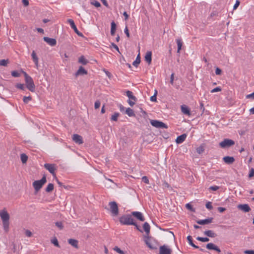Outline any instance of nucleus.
Returning <instances> with one entry per match:
<instances>
[{
  "mask_svg": "<svg viewBox=\"0 0 254 254\" xmlns=\"http://www.w3.org/2000/svg\"><path fill=\"white\" fill-rule=\"evenodd\" d=\"M126 92V95L129 99L127 101V103L130 106L132 107L135 104V102L137 101V98L133 95V93L131 91L127 90Z\"/></svg>",
  "mask_w": 254,
  "mask_h": 254,
  "instance_id": "nucleus-6",
  "label": "nucleus"
},
{
  "mask_svg": "<svg viewBox=\"0 0 254 254\" xmlns=\"http://www.w3.org/2000/svg\"><path fill=\"white\" fill-rule=\"evenodd\" d=\"M20 159L22 163H26L27 161L28 156L26 154L22 153L20 155Z\"/></svg>",
  "mask_w": 254,
  "mask_h": 254,
  "instance_id": "nucleus-33",
  "label": "nucleus"
},
{
  "mask_svg": "<svg viewBox=\"0 0 254 254\" xmlns=\"http://www.w3.org/2000/svg\"><path fill=\"white\" fill-rule=\"evenodd\" d=\"M54 190V185L52 183H50L47 186L46 191L48 192L52 191Z\"/></svg>",
  "mask_w": 254,
  "mask_h": 254,
  "instance_id": "nucleus-35",
  "label": "nucleus"
},
{
  "mask_svg": "<svg viewBox=\"0 0 254 254\" xmlns=\"http://www.w3.org/2000/svg\"><path fill=\"white\" fill-rule=\"evenodd\" d=\"M15 87L19 89L24 90H25V87L24 85L22 83H17L16 84Z\"/></svg>",
  "mask_w": 254,
  "mask_h": 254,
  "instance_id": "nucleus-40",
  "label": "nucleus"
},
{
  "mask_svg": "<svg viewBox=\"0 0 254 254\" xmlns=\"http://www.w3.org/2000/svg\"><path fill=\"white\" fill-rule=\"evenodd\" d=\"M144 231L145 232L146 235H149L150 233V227L147 222H145L143 225Z\"/></svg>",
  "mask_w": 254,
  "mask_h": 254,
  "instance_id": "nucleus-27",
  "label": "nucleus"
},
{
  "mask_svg": "<svg viewBox=\"0 0 254 254\" xmlns=\"http://www.w3.org/2000/svg\"><path fill=\"white\" fill-rule=\"evenodd\" d=\"M218 210L219 211V212L221 213V212H223L224 211H225L226 208L224 207H218Z\"/></svg>",
  "mask_w": 254,
  "mask_h": 254,
  "instance_id": "nucleus-64",
  "label": "nucleus"
},
{
  "mask_svg": "<svg viewBox=\"0 0 254 254\" xmlns=\"http://www.w3.org/2000/svg\"><path fill=\"white\" fill-rule=\"evenodd\" d=\"M25 82L27 88L31 92H34L35 85L32 77H30L27 79H25Z\"/></svg>",
  "mask_w": 254,
  "mask_h": 254,
  "instance_id": "nucleus-5",
  "label": "nucleus"
},
{
  "mask_svg": "<svg viewBox=\"0 0 254 254\" xmlns=\"http://www.w3.org/2000/svg\"><path fill=\"white\" fill-rule=\"evenodd\" d=\"M142 181L146 184H149V181L146 176H143L142 178Z\"/></svg>",
  "mask_w": 254,
  "mask_h": 254,
  "instance_id": "nucleus-46",
  "label": "nucleus"
},
{
  "mask_svg": "<svg viewBox=\"0 0 254 254\" xmlns=\"http://www.w3.org/2000/svg\"><path fill=\"white\" fill-rule=\"evenodd\" d=\"M223 161L227 164H231L235 161V158L232 156H225L223 158Z\"/></svg>",
  "mask_w": 254,
  "mask_h": 254,
  "instance_id": "nucleus-20",
  "label": "nucleus"
},
{
  "mask_svg": "<svg viewBox=\"0 0 254 254\" xmlns=\"http://www.w3.org/2000/svg\"><path fill=\"white\" fill-rule=\"evenodd\" d=\"M25 235L28 237H30L32 236V233L28 230L25 231Z\"/></svg>",
  "mask_w": 254,
  "mask_h": 254,
  "instance_id": "nucleus-56",
  "label": "nucleus"
},
{
  "mask_svg": "<svg viewBox=\"0 0 254 254\" xmlns=\"http://www.w3.org/2000/svg\"><path fill=\"white\" fill-rule=\"evenodd\" d=\"M32 97L30 96H24L23 98V101L25 104H27L29 101H31Z\"/></svg>",
  "mask_w": 254,
  "mask_h": 254,
  "instance_id": "nucleus-38",
  "label": "nucleus"
},
{
  "mask_svg": "<svg viewBox=\"0 0 254 254\" xmlns=\"http://www.w3.org/2000/svg\"><path fill=\"white\" fill-rule=\"evenodd\" d=\"M187 137V135L186 134H183L177 137L176 141L177 143L180 144L183 142Z\"/></svg>",
  "mask_w": 254,
  "mask_h": 254,
  "instance_id": "nucleus-24",
  "label": "nucleus"
},
{
  "mask_svg": "<svg viewBox=\"0 0 254 254\" xmlns=\"http://www.w3.org/2000/svg\"><path fill=\"white\" fill-rule=\"evenodd\" d=\"M124 32L126 34L127 36L129 38L130 36L129 33L127 28V27L126 26L124 29Z\"/></svg>",
  "mask_w": 254,
  "mask_h": 254,
  "instance_id": "nucleus-53",
  "label": "nucleus"
},
{
  "mask_svg": "<svg viewBox=\"0 0 254 254\" xmlns=\"http://www.w3.org/2000/svg\"><path fill=\"white\" fill-rule=\"evenodd\" d=\"M235 144V141L230 139H224L219 143V145L223 148H228Z\"/></svg>",
  "mask_w": 254,
  "mask_h": 254,
  "instance_id": "nucleus-8",
  "label": "nucleus"
},
{
  "mask_svg": "<svg viewBox=\"0 0 254 254\" xmlns=\"http://www.w3.org/2000/svg\"><path fill=\"white\" fill-rule=\"evenodd\" d=\"M238 208L245 212H248L251 210L250 206L247 204H239Z\"/></svg>",
  "mask_w": 254,
  "mask_h": 254,
  "instance_id": "nucleus-16",
  "label": "nucleus"
},
{
  "mask_svg": "<svg viewBox=\"0 0 254 254\" xmlns=\"http://www.w3.org/2000/svg\"><path fill=\"white\" fill-rule=\"evenodd\" d=\"M46 182V178L45 176H43L42 178L40 180L35 181L33 183V186L36 191H38L43 186Z\"/></svg>",
  "mask_w": 254,
  "mask_h": 254,
  "instance_id": "nucleus-3",
  "label": "nucleus"
},
{
  "mask_svg": "<svg viewBox=\"0 0 254 254\" xmlns=\"http://www.w3.org/2000/svg\"><path fill=\"white\" fill-rule=\"evenodd\" d=\"M196 151H197V153H198L199 154H200L203 152L204 148L202 146H199L196 149Z\"/></svg>",
  "mask_w": 254,
  "mask_h": 254,
  "instance_id": "nucleus-51",
  "label": "nucleus"
},
{
  "mask_svg": "<svg viewBox=\"0 0 254 254\" xmlns=\"http://www.w3.org/2000/svg\"><path fill=\"white\" fill-rule=\"evenodd\" d=\"M212 220L213 218H208L204 220H199L197 221V223L200 225H205L211 223Z\"/></svg>",
  "mask_w": 254,
  "mask_h": 254,
  "instance_id": "nucleus-19",
  "label": "nucleus"
},
{
  "mask_svg": "<svg viewBox=\"0 0 254 254\" xmlns=\"http://www.w3.org/2000/svg\"><path fill=\"white\" fill-rule=\"evenodd\" d=\"M140 63V57L139 54L137 55L135 60L133 62L132 64L137 67Z\"/></svg>",
  "mask_w": 254,
  "mask_h": 254,
  "instance_id": "nucleus-34",
  "label": "nucleus"
},
{
  "mask_svg": "<svg viewBox=\"0 0 254 254\" xmlns=\"http://www.w3.org/2000/svg\"><path fill=\"white\" fill-rule=\"evenodd\" d=\"M72 138L73 141L78 144H82L83 142L82 136L77 134H74Z\"/></svg>",
  "mask_w": 254,
  "mask_h": 254,
  "instance_id": "nucleus-13",
  "label": "nucleus"
},
{
  "mask_svg": "<svg viewBox=\"0 0 254 254\" xmlns=\"http://www.w3.org/2000/svg\"><path fill=\"white\" fill-rule=\"evenodd\" d=\"M43 40L45 42H46L48 44H49L51 46H54L57 44L56 40L54 38H51L48 37H44L43 38Z\"/></svg>",
  "mask_w": 254,
  "mask_h": 254,
  "instance_id": "nucleus-14",
  "label": "nucleus"
},
{
  "mask_svg": "<svg viewBox=\"0 0 254 254\" xmlns=\"http://www.w3.org/2000/svg\"><path fill=\"white\" fill-rule=\"evenodd\" d=\"M181 111L185 115L189 116L190 115V110L186 105H183L181 106Z\"/></svg>",
  "mask_w": 254,
  "mask_h": 254,
  "instance_id": "nucleus-22",
  "label": "nucleus"
},
{
  "mask_svg": "<svg viewBox=\"0 0 254 254\" xmlns=\"http://www.w3.org/2000/svg\"><path fill=\"white\" fill-rule=\"evenodd\" d=\"M196 240L201 241L202 242H208L209 241V239L207 237H197L196 238Z\"/></svg>",
  "mask_w": 254,
  "mask_h": 254,
  "instance_id": "nucleus-36",
  "label": "nucleus"
},
{
  "mask_svg": "<svg viewBox=\"0 0 254 254\" xmlns=\"http://www.w3.org/2000/svg\"><path fill=\"white\" fill-rule=\"evenodd\" d=\"M215 73L216 75H220L221 73V70L219 68L217 67L215 70Z\"/></svg>",
  "mask_w": 254,
  "mask_h": 254,
  "instance_id": "nucleus-60",
  "label": "nucleus"
},
{
  "mask_svg": "<svg viewBox=\"0 0 254 254\" xmlns=\"http://www.w3.org/2000/svg\"><path fill=\"white\" fill-rule=\"evenodd\" d=\"M150 124L151 125L156 127L159 128H167L168 126L166 124H164V123L158 121V120H152L150 121Z\"/></svg>",
  "mask_w": 254,
  "mask_h": 254,
  "instance_id": "nucleus-7",
  "label": "nucleus"
},
{
  "mask_svg": "<svg viewBox=\"0 0 254 254\" xmlns=\"http://www.w3.org/2000/svg\"><path fill=\"white\" fill-rule=\"evenodd\" d=\"M186 207L188 209H190L191 211H193V209H192V207L191 206V204H190V203H187L186 205Z\"/></svg>",
  "mask_w": 254,
  "mask_h": 254,
  "instance_id": "nucleus-63",
  "label": "nucleus"
},
{
  "mask_svg": "<svg viewBox=\"0 0 254 254\" xmlns=\"http://www.w3.org/2000/svg\"><path fill=\"white\" fill-rule=\"evenodd\" d=\"M240 1L239 0H236V3L235 4H234V6H233V9L235 10L237 8V7H238V6L240 4Z\"/></svg>",
  "mask_w": 254,
  "mask_h": 254,
  "instance_id": "nucleus-54",
  "label": "nucleus"
},
{
  "mask_svg": "<svg viewBox=\"0 0 254 254\" xmlns=\"http://www.w3.org/2000/svg\"><path fill=\"white\" fill-rule=\"evenodd\" d=\"M254 176V169L252 168L250 172L249 176V177H252Z\"/></svg>",
  "mask_w": 254,
  "mask_h": 254,
  "instance_id": "nucleus-59",
  "label": "nucleus"
},
{
  "mask_svg": "<svg viewBox=\"0 0 254 254\" xmlns=\"http://www.w3.org/2000/svg\"><path fill=\"white\" fill-rule=\"evenodd\" d=\"M31 57L33 59V61L35 64V66L37 68L38 67V58L36 56V53L34 51H33L31 54Z\"/></svg>",
  "mask_w": 254,
  "mask_h": 254,
  "instance_id": "nucleus-25",
  "label": "nucleus"
},
{
  "mask_svg": "<svg viewBox=\"0 0 254 254\" xmlns=\"http://www.w3.org/2000/svg\"><path fill=\"white\" fill-rule=\"evenodd\" d=\"M246 98L247 99H249V98L254 99V92L250 94L247 95Z\"/></svg>",
  "mask_w": 254,
  "mask_h": 254,
  "instance_id": "nucleus-61",
  "label": "nucleus"
},
{
  "mask_svg": "<svg viewBox=\"0 0 254 254\" xmlns=\"http://www.w3.org/2000/svg\"><path fill=\"white\" fill-rule=\"evenodd\" d=\"M145 60L148 64H150L152 61V53L151 51H147L145 56Z\"/></svg>",
  "mask_w": 254,
  "mask_h": 254,
  "instance_id": "nucleus-23",
  "label": "nucleus"
},
{
  "mask_svg": "<svg viewBox=\"0 0 254 254\" xmlns=\"http://www.w3.org/2000/svg\"><path fill=\"white\" fill-rule=\"evenodd\" d=\"M20 73L16 70H13L11 72V75L14 77H18L20 76Z\"/></svg>",
  "mask_w": 254,
  "mask_h": 254,
  "instance_id": "nucleus-41",
  "label": "nucleus"
},
{
  "mask_svg": "<svg viewBox=\"0 0 254 254\" xmlns=\"http://www.w3.org/2000/svg\"><path fill=\"white\" fill-rule=\"evenodd\" d=\"M78 62L83 65H86L88 63V61L83 56H81L79 58Z\"/></svg>",
  "mask_w": 254,
  "mask_h": 254,
  "instance_id": "nucleus-30",
  "label": "nucleus"
},
{
  "mask_svg": "<svg viewBox=\"0 0 254 254\" xmlns=\"http://www.w3.org/2000/svg\"><path fill=\"white\" fill-rule=\"evenodd\" d=\"M68 243L75 248H78V242L76 240L73 239H69L68 240Z\"/></svg>",
  "mask_w": 254,
  "mask_h": 254,
  "instance_id": "nucleus-26",
  "label": "nucleus"
},
{
  "mask_svg": "<svg viewBox=\"0 0 254 254\" xmlns=\"http://www.w3.org/2000/svg\"><path fill=\"white\" fill-rule=\"evenodd\" d=\"M120 114L119 113H115L111 117V120L113 121H117L118 118Z\"/></svg>",
  "mask_w": 254,
  "mask_h": 254,
  "instance_id": "nucleus-37",
  "label": "nucleus"
},
{
  "mask_svg": "<svg viewBox=\"0 0 254 254\" xmlns=\"http://www.w3.org/2000/svg\"><path fill=\"white\" fill-rule=\"evenodd\" d=\"M174 73H173L171 74V77H170V83L172 84V85H173L174 84Z\"/></svg>",
  "mask_w": 254,
  "mask_h": 254,
  "instance_id": "nucleus-57",
  "label": "nucleus"
},
{
  "mask_svg": "<svg viewBox=\"0 0 254 254\" xmlns=\"http://www.w3.org/2000/svg\"><path fill=\"white\" fill-rule=\"evenodd\" d=\"M187 240L188 241L189 244L194 248L198 249L201 252L204 251L203 249L200 248L198 246H197L193 244V243L192 242V237L190 236H188L187 237Z\"/></svg>",
  "mask_w": 254,
  "mask_h": 254,
  "instance_id": "nucleus-21",
  "label": "nucleus"
},
{
  "mask_svg": "<svg viewBox=\"0 0 254 254\" xmlns=\"http://www.w3.org/2000/svg\"><path fill=\"white\" fill-rule=\"evenodd\" d=\"M206 248L209 250H214L218 253H220L221 252L218 246L212 243L207 244L206 246Z\"/></svg>",
  "mask_w": 254,
  "mask_h": 254,
  "instance_id": "nucleus-12",
  "label": "nucleus"
},
{
  "mask_svg": "<svg viewBox=\"0 0 254 254\" xmlns=\"http://www.w3.org/2000/svg\"><path fill=\"white\" fill-rule=\"evenodd\" d=\"M218 189H219V187H218L217 186H211L209 188V190H212L213 191H216Z\"/></svg>",
  "mask_w": 254,
  "mask_h": 254,
  "instance_id": "nucleus-52",
  "label": "nucleus"
},
{
  "mask_svg": "<svg viewBox=\"0 0 254 254\" xmlns=\"http://www.w3.org/2000/svg\"><path fill=\"white\" fill-rule=\"evenodd\" d=\"M87 74V71L85 70L82 66H80L78 70L75 72V75L78 76L81 75H85Z\"/></svg>",
  "mask_w": 254,
  "mask_h": 254,
  "instance_id": "nucleus-17",
  "label": "nucleus"
},
{
  "mask_svg": "<svg viewBox=\"0 0 254 254\" xmlns=\"http://www.w3.org/2000/svg\"><path fill=\"white\" fill-rule=\"evenodd\" d=\"M222 90V89L220 87H217L214 89H213L211 91V93H214V92H220Z\"/></svg>",
  "mask_w": 254,
  "mask_h": 254,
  "instance_id": "nucleus-45",
  "label": "nucleus"
},
{
  "mask_svg": "<svg viewBox=\"0 0 254 254\" xmlns=\"http://www.w3.org/2000/svg\"><path fill=\"white\" fill-rule=\"evenodd\" d=\"M132 215L141 221H144L145 220V219H144L142 213L140 212H138V211L132 212L131 216Z\"/></svg>",
  "mask_w": 254,
  "mask_h": 254,
  "instance_id": "nucleus-15",
  "label": "nucleus"
},
{
  "mask_svg": "<svg viewBox=\"0 0 254 254\" xmlns=\"http://www.w3.org/2000/svg\"><path fill=\"white\" fill-rule=\"evenodd\" d=\"M67 23L69 24L71 28L73 29L74 31L79 36L81 37H83V34L79 31L74 23V21L71 19H68L67 21Z\"/></svg>",
  "mask_w": 254,
  "mask_h": 254,
  "instance_id": "nucleus-10",
  "label": "nucleus"
},
{
  "mask_svg": "<svg viewBox=\"0 0 254 254\" xmlns=\"http://www.w3.org/2000/svg\"><path fill=\"white\" fill-rule=\"evenodd\" d=\"M55 225L60 230H62L63 228V223L62 222H56Z\"/></svg>",
  "mask_w": 254,
  "mask_h": 254,
  "instance_id": "nucleus-43",
  "label": "nucleus"
},
{
  "mask_svg": "<svg viewBox=\"0 0 254 254\" xmlns=\"http://www.w3.org/2000/svg\"><path fill=\"white\" fill-rule=\"evenodd\" d=\"M134 225H133V226H134L135 227V228H136V229L137 230H138L139 231H140V232L142 233L143 231L139 228V226L137 225V223L135 222H134Z\"/></svg>",
  "mask_w": 254,
  "mask_h": 254,
  "instance_id": "nucleus-62",
  "label": "nucleus"
},
{
  "mask_svg": "<svg viewBox=\"0 0 254 254\" xmlns=\"http://www.w3.org/2000/svg\"><path fill=\"white\" fill-rule=\"evenodd\" d=\"M126 114H127L129 117H132L135 116V114L132 109L130 108H127L126 110Z\"/></svg>",
  "mask_w": 254,
  "mask_h": 254,
  "instance_id": "nucleus-31",
  "label": "nucleus"
},
{
  "mask_svg": "<svg viewBox=\"0 0 254 254\" xmlns=\"http://www.w3.org/2000/svg\"><path fill=\"white\" fill-rule=\"evenodd\" d=\"M120 222L123 225H134V219L131 215L126 214L122 216L119 219Z\"/></svg>",
  "mask_w": 254,
  "mask_h": 254,
  "instance_id": "nucleus-2",
  "label": "nucleus"
},
{
  "mask_svg": "<svg viewBox=\"0 0 254 254\" xmlns=\"http://www.w3.org/2000/svg\"><path fill=\"white\" fill-rule=\"evenodd\" d=\"M156 94H157V92L156 91L155 94L150 97V100L151 101H152V102L156 101V99H157Z\"/></svg>",
  "mask_w": 254,
  "mask_h": 254,
  "instance_id": "nucleus-50",
  "label": "nucleus"
},
{
  "mask_svg": "<svg viewBox=\"0 0 254 254\" xmlns=\"http://www.w3.org/2000/svg\"><path fill=\"white\" fill-rule=\"evenodd\" d=\"M45 169L49 171L52 175L56 177V174L55 173V170L57 169L56 165L55 164L46 163L44 165Z\"/></svg>",
  "mask_w": 254,
  "mask_h": 254,
  "instance_id": "nucleus-9",
  "label": "nucleus"
},
{
  "mask_svg": "<svg viewBox=\"0 0 254 254\" xmlns=\"http://www.w3.org/2000/svg\"><path fill=\"white\" fill-rule=\"evenodd\" d=\"M109 205L110 206L112 215L113 216L118 215L119 208L117 203L115 201H112L109 202Z\"/></svg>",
  "mask_w": 254,
  "mask_h": 254,
  "instance_id": "nucleus-4",
  "label": "nucleus"
},
{
  "mask_svg": "<svg viewBox=\"0 0 254 254\" xmlns=\"http://www.w3.org/2000/svg\"><path fill=\"white\" fill-rule=\"evenodd\" d=\"M111 45H112V47H113L114 48H115L118 52H120L119 48L116 44H115L114 43H112Z\"/></svg>",
  "mask_w": 254,
  "mask_h": 254,
  "instance_id": "nucleus-55",
  "label": "nucleus"
},
{
  "mask_svg": "<svg viewBox=\"0 0 254 254\" xmlns=\"http://www.w3.org/2000/svg\"><path fill=\"white\" fill-rule=\"evenodd\" d=\"M144 242L145 243L146 245L147 246L148 248H149L150 249L153 250L155 249V248L153 247L151 243L150 242V237H149V235H145L144 236Z\"/></svg>",
  "mask_w": 254,
  "mask_h": 254,
  "instance_id": "nucleus-18",
  "label": "nucleus"
},
{
  "mask_svg": "<svg viewBox=\"0 0 254 254\" xmlns=\"http://www.w3.org/2000/svg\"><path fill=\"white\" fill-rule=\"evenodd\" d=\"M0 217L2 220L4 230L7 232L9 229V215L4 210L0 212Z\"/></svg>",
  "mask_w": 254,
  "mask_h": 254,
  "instance_id": "nucleus-1",
  "label": "nucleus"
},
{
  "mask_svg": "<svg viewBox=\"0 0 254 254\" xmlns=\"http://www.w3.org/2000/svg\"><path fill=\"white\" fill-rule=\"evenodd\" d=\"M205 206H206V207L207 209H208L209 210H211L213 208V207H212L211 202L209 201V202H207Z\"/></svg>",
  "mask_w": 254,
  "mask_h": 254,
  "instance_id": "nucleus-48",
  "label": "nucleus"
},
{
  "mask_svg": "<svg viewBox=\"0 0 254 254\" xmlns=\"http://www.w3.org/2000/svg\"><path fill=\"white\" fill-rule=\"evenodd\" d=\"M246 254H254V251L253 250H246L244 252Z\"/></svg>",
  "mask_w": 254,
  "mask_h": 254,
  "instance_id": "nucleus-58",
  "label": "nucleus"
},
{
  "mask_svg": "<svg viewBox=\"0 0 254 254\" xmlns=\"http://www.w3.org/2000/svg\"><path fill=\"white\" fill-rule=\"evenodd\" d=\"M91 4L96 6V7H99L101 6L100 3L99 1L95 0L92 1L91 2Z\"/></svg>",
  "mask_w": 254,
  "mask_h": 254,
  "instance_id": "nucleus-42",
  "label": "nucleus"
},
{
  "mask_svg": "<svg viewBox=\"0 0 254 254\" xmlns=\"http://www.w3.org/2000/svg\"><path fill=\"white\" fill-rule=\"evenodd\" d=\"M52 243L56 246L59 247V245L58 241V240L56 238H55L52 240Z\"/></svg>",
  "mask_w": 254,
  "mask_h": 254,
  "instance_id": "nucleus-49",
  "label": "nucleus"
},
{
  "mask_svg": "<svg viewBox=\"0 0 254 254\" xmlns=\"http://www.w3.org/2000/svg\"><path fill=\"white\" fill-rule=\"evenodd\" d=\"M100 105H101V103L99 100L96 101V102H95V104H94L95 109H98L100 107Z\"/></svg>",
  "mask_w": 254,
  "mask_h": 254,
  "instance_id": "nucleus-47",
  "label": "nucleus"
},
{
  "mask_svg": "<svg viewBox=\"0 0 254 254\" xmlns=\"http://www.w3.org/2000/svg\"><path fill=\"white\" fill-rule=\"evenodd\" d=\"M111 34L112 36H114L116 30V24L114 21H113L111 23Z\"/></svg>",
  "mask_w": 254,
  "mask_h": 254,
  "instance_id": "nucleus-28",
  "label": "nucleus"
},
{
  "mask_svg": "<svg viewBox=\"0 0 254 254\" xmlns=\"http://www.w3.org/2000/svg\"><path fill=\"white\" fill-rule=\"evenodd\" d=\"M204 234L211 238H214L216 236V234L211 230L205 231L204 232Z\"/></svg>",
  "mask_w": 254,
  "mask_h": 254,
  "instance_id": "nucleus-29",
  "label": "nucleus"
},
{
  "mask_svg": "<svg viewBox=\"0 0 254 254\" xmlns=\"http://www.w3.org/2000/svg\"><path fill=\"white\" fill-rule=\"evenodd\" d=\"M176 42H177V46H178L177 53H179L180 50L182 49V45H183V42H182V39H177L176 40Z\"/></svg>",
  "mask_w": 254,
  "mask_h": 254,
  "instance_id": "nucleus-32",
  "label": "nucleus"
},
{
  "mask_svg": "<svg viewBox=\"0 0 254 254\" xmlns=\"http://www.w3.org/2000/svg\"><path fill=\"white\" fill-rule=\"evenodd\" d=\"M172 250L166 245L161 246L159 248V254H171Z\"/></svg>",
  "mask_w": 254,
  "mask_h": 254,
  "instance_id": "nucleus-11",
  "label": "nucleus"
},
{
  "mask_svg": "<svg viewBox=\"0 0 254 254\" xmlns=\"http://www.w3.org/2000/svg\"><path fill=\"white\" fill-rule=\"evenodd\" d=\"M114 250L117 252V253H118L119 254H124V251H123L122 250H121L119 248H118V247H115L114 249Z\"/></svg>",
  "mask_w": 254,
  "mask_h": 254,
  "instance_id": "nucleus-44",
  "label": "nucleus"
},
{
  "mask_svg": "<svg viewBox=\"0 0 254 254\" xmlns=\"http://www.w3.org/2000/svg\"><path fill=\"white\" fill-rule=\"evenodd\" d=\"M8 63V60L3 59V60H0V65H1V66H5L7 65Z\"/></svg>",
  "mask_w": 254,
  "mask_h": 254,
  "instance_id": "nucleus-39",
  "label": "nucleus"
}]
</instances>
